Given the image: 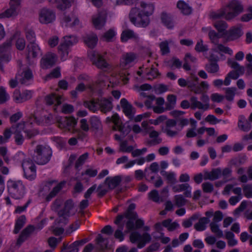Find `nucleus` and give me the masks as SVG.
Segmentation results:
<instances>
[{"instance_id":"nucleus-1","label":"nucleus","mask_w":252,"mask_h":252,"mask_svg":"<svg viewBox=\"0 0 252 252\" xmlns=\"http://www.w3.org/2000/svg\"><path fill=\"white\" fill-rule=\"evenodd\" d=\"M243 10V6L239 1L232 0L225 7L211 12L210 17L214 20L224 18L226 20H230L236 17Z\"/></svg>"},{"instance_id":"nucleus-2","label":"nucleus","mask_w":252,"mask_h":252,"mask_svg":"<svg viewBox=\"0 0 252 252\" xmlns=\"http://www.w3.org/2000/svg\"><path fill=\"white\" fill-rule=\"evenodd\" d=\"M136 205L134 203H131L128 207L126 212L123 214L118 215L114 221V223L117 225L116 230L123 231L125 223L122 222L124 218L127 219L126 222L127 230L126 232L134 230V220L138 218L137 214L134 211Z\"/></svg>"},{"instance_id":"nucleus-3","label":"nucleus","mask_w":252,"mask_h":252,"mask_svg":"<svg viewBox=\"0 0 252 252\" xmlns=\"http://www.w3.org/2000/svg\"><path fill=\"white\" fill-rule=\"evenodd\" d=\"M112 100V97L109 99L104 97L93 99L90 101H85L84 105L94 112L100 110L101 112L106 113L113 108Z\"/></svg>"},{"instance_id":"nucleus-4","label":"nucleus","mask_w":252,"mask_h":252,"mask_svg":"<svg viewBox=\"0 0 252 252\" xmlns=\"http://www.w3.org/2000/svg\"><path fill=\"white\" fill-rule=\"evenodd\" d=\"M52 155V150L49 146L39 144L34 150L32 159L37 164L44 165L50 161Z\"/></svg>"},{"instance_id":"nucleus-5","label":"nucleus","mask_w":252,"mask_h":252,"mask_svg":"<svg viewBox=\"0 0 252 252\" xmlns=\"http://www.w3.org/2000/svg\"><path fill=\"white\" fill-rule=\"evenodd\" d=\"M130 21L135 26L146 27L150 23L149 17L144 16L139 7L132 8L129 13Z\"/></svg>"},{"instance_id":"nucleus-6","label":"nucleus","mask_w":252,"mask_h":252,"mask_svg":"<svg viewBox=\"0 0 252 252\" xmlns=\"http://www.w3.org/2000/svg\"><path fill=\"white\" fill-rule=\"evenodd\" d=\"M8 192L15 199L22 197L25 192V187L21 180H9L7 182Z\"/></svg>"},{"instance_id":"nucleus-7","label":"nucleus","mask_w":252,"mask_h":252,"mask_svg":"<svg viewBox=\"0 0 252 252\" xmlns=\"http://www.w3.org/2000/svg\"><path fill=\"white\" fill-rule=\"evenodd\" d=\"M200 99L202 102L198 101L197 97L195 96H191L190 98V101L191 102L190 108L192 110L198 108L204 111L208 110L210 108L209 97L208 95L205 94H203Z\"/></svg>"},{"instance_id":"nucleus-8","label":"nucleus","mask_w":252,"mask_h":252,"mask_svg":"<svg viewBox=\"0 0 252 252\" xmlns=\"http://www.w3.org/2000/svg\"><path fill=\"white\" fill-rule=\"evenodd\" d=\"M25 128V122H21L18 124L12 125L11 127V130L14 134V138L17 145H22L25 141V138L22 134Z\"/></svg>"},{"instance_id":"nucleus-9","label":"nucleus","mask_w":252,"mask_h":252,"mask_svg":"<svg viewBox=\"0 0 252 252\" xmlns=\"http://www.w3.org/2000/svg\"><path fill=\"white\" fill-rule=\"evenodd\" d=\"M10 8L0 13V18H9L18 15L21 5V0H10Z\"/></svg>"},{"instance_id":"nucleus-10","label":"nucleus","mask_w":252,"mask_h":252,"mask_svg":"<svg viewBox=\"0 0 252 252\" xmlns=\"http://www.w3.org/2000/svg\"><path fill=\"white\" fill-rule=\"evenodd\" d=\"M55 12L51 9L44 8L39 13V20L41 23L49 24L55 20Z\"/></svg>"},{"instance_id":"nucleus-11","label":"nucleus","mask_w":252,"mask_h":252,"mask_svg":"<svg viewBox=\"0 0 252 252\" xmlns=\"http://www.w3.org/2000/svg\"><path fill=\"white\" fill-rule=\"evenodd\" d=\"M123 111L129 119H133L135 113V109L130 104L126 98H122L120 101Z\"/></svg>"},{"instance_id":"nucleus-12","label":"nucleus","mask_w":252,"mask_h":252,"mask_svg":"<svg viewBox=\"0 0 252 252\" xmlns=\"http://www.w3.org/2000/svg\"><path fill=\"white\" fill-rule=\"evenodd\" d=\"M27 59L29 60L30 59H35L39 55H41V51L39 46L36 43L28 44L27 46Z\"/></svg>"},{"instance_id":"nucleus-13","label":"nucleus","mask_w":252,"mask_h":252,"mask_svg":"<svg viewBox=\"0 0 252 252\" xmlns=\"http://www.w3.org/2000/svg\"><path fill=\"white\" fill-rule=\"evenodd\" d=\"M56 63V55L51 53L45 55L41 60V66L43 69L52 67Z\"/></svg>"},{"instance_id":"nucleus-14","label":"nucleus","mask_w":252,"mask_h":252,"mask_svg":"<svg viewBox=\"0 0 252 252\" xmlns=\"http://www.w3.org/2000/svg\"><path fill=\"white\" fill-rule=\"evenodd\" d=\"M35 227L32 225H29L24 229L20 234L17 241V245H21L24 242L28 239L31 235L35 230Z\"/></svg>"},{"instance_id":"nucleus-15","label":"nucleus","mask_w":252,"mask_h":252,"mask_svg":"<svg viewBox=\"0 0 252 252\" xmlns=\"http://www.w3.org/2000/svg\"><path fill=\"white\" fill-rule=\"evenodd\" d=\"M224 34L226 36V41H228L238 38L242 35L243 32L240 27H233L225 31Z\"/></svg>"},{"instance_id":"nucleus-16","label":"nucleus","mask_w":252,"mask_h":252,"mask_svg":"<svg viewBox=\"0 0 252 252\" xmlns=\"http://www.w3.org/2000/svg\"><path fill=\"white\" fill-rule=\"evenodd\" d=\"M45 103L48 105H54V110L57 111L58 106L62 103V96L61 95H57L55 94L47 95L45 98Z\"/></svg>"},{"instance_id":"nucleus-17","label":"nucleus","mask_w":252,"mask_h":252,"mask_svg":"<svg viewBox=\"0 0 252 252\" xmlns=\"http://www.w3.org/2000/svg\"><path fill=\"white\" fill-rule=\"evenodd\" d=\"M122 177L121 175L114 177H107L104 181V184L107 185L109 189L112 190L117 188L122 182Z\"/></svg>"},{"instance_id":"nucleus-18","label":"nucleus","mask_w":252,"mask_h":252,"mask_svg":"<svg viewBox=\"0 0 252 252\" xmlns=\"http://www.w3.org/2000/svg\"><path fill=\"white\" fill-rule=\"evenodd\" d=\"M78 41V38L75 35H69L64 36L63 38V40L60 44L61 48L67 47L69 49L70 47L76 44Z\"/></svg>"},{"instance_id":"nucleus-19","label":"nucleus","mask_w":252,"mask_h":252,"mask_svg":"<svg viewBox=\"0 0 252 252\" xmlns=\"http://www.w3.org/2000/svg\"><path fill=\"white\" fill-rule=\"evenodd\" d=\"M136 59V55L133 53L129 52L124 54L120 60V66L126 68L127 65L132 63Z\"/></svg>"},{"instance_id":"nucleus-20","label":"nucleus","mask_w":252,"mask_h":252,"mask_svg":"<svg viewBox=\"0 0 252 252\" xmlns=\"http://www.w3.org/2000/svg\"><path fill=\"white\" fill-rule=\"evenodd\" d=\"M51 4H56L57 8L62 11L70 7L73 0H48Z\"/></svg>"},{"instance_id":"nucleus-21","label":"nucleus","mask_w":252,"mask_h":252,"mask_svg":"<svg viewBox=\"0 0 252 252\" xmlns=\"http://www.w3.org/2000/svg\"><path fill=\"white\" fill-rule=\"evenodd\" d=\"M121 39L123 42H126L130 39H133L135 42H138L139 38L138 35L134 33L133 31L130 30H126L122 32Z\"/></svg>"},{"instance_id":"nucleus-22","label":"nucleus","mask_w":252,"mask_h":252,"mask_svg":"<svg viewBox=\"0 0 252 252\" xmlns=\"http://www.w3.org/2000/svg\"><path fill=\"white\" fill-rule=\"evenodd\" d=\"M140 10L144 16L149 17L151 15L154 10V5L151 3H147L143 1L140 2Z\"/></svg>"},{"instance_id":"nucleus-23","label":"nucleus","mask_w":252,"mask_h":252,"mask_svg":"<svg viewBox=\"0 0 252 252\" xmlns=\"http://www.w3.org/2000/svg\"><path fill=\"white\" fill-rule=\"evenodd\" d=\"M86 45L90 48H94L96 45L97 37L94 34H87L83 37Z\"/></svg>"},{"instance_id":"nucleus-24","label":"nucleus","mask_w":252,"mask_h":252,"mask_svg":"<svg viewBox=\"0 0 252 252\" xmlns=\"http://www.w3.org/2000/svg\"><path fill=\"white\" fill-rule=\"evenodd\" d=\"M221 174V170L220 168L213 169L210 172H205L204 179L214 181L219 178Z\"/></svg>"},{"instance_id":"nucleus-25","label":"nucleus","mask_w":252,"mask_h":252,"mask_svg":"<svg viewBox=\"0 0 252 252\" xmlns=\"http://www.w3.org/2000/svg\"><path fill=\"white\" fill-rule=\"evenodd\" d=\"M106 16L104 14H98L96 18L93 19L94 26L97 29H100L106 23Z\"/></svg>"},{"instance_id":"nucleus-26","label":"nucleus","mask_w":252,"mask_h":252,"mask_svg":"<svg viewBox=\"0 0 252 252\" xmlns=\"http://www.w3.org/2000/svg\"><path fill=\"white\" fill-rule=\"evenodd\" d=\"M162 23L168 28L172 29L174 27V23L169 14L165 12H162L160 16Z\"/></svg>"},{"instance_id":"nucleus-27","label":"nucleus","mask_w":252,"mask_h":252,"mask_svg":"<svg viewBox=\"0 0 252 252\" xmlns=\"http://www.w3.org/2000/svg\"><path fill=\"white\" fill-rule=\"evenodd\" d=\"M177 7L184 15H189L192 12L191 7L183 0H179L177 2Z\"/></svg>"},{"instance_id":"nucleus-28","label":"nucleus","mask_w":252,"mask_h":252,"mask_svg":"<svg viewBox=\"0 0 252 252\" xmlns=\"http://www.w3.org/2000/svg\"><path fill=\"white\" fill-rule=\"evenodd\" d=\"M89 123L91 125V129L95 132L98 131L102 127L101 122L97 117H91L89 119Z\"/></svg>"},{"instance_id":"nucleus-29","label":"nucleus","mask_w":252,"mask_h":252,"mask_svg":"<svg viewBox=\"0 0 252 252\" xmlns=\"http://www.w3.org/2000/svg\"><path fill=\"white\" fill-rule=\"evenodd\" d=\"M208 36L211 43L215 45L218 44L219 42V39L225 36L224 32L220 33L217 32L214 30H210L208 32Z\"/></svg>"},{"instance_id":"nucleus-30","label":"nucleus","mask_w":252,"mask_h":252,"mask_svg":"<svg viewBox=\"0 0 252 252\" xmlns=\"http://www.w3.org/2000/svg\"><path fill=\"white\" fill-rule=\"evenodd\" d=\"M227 63L231 68L235 69L239 76L244 73L245 67L240 65L237 62L229 59L227 60Z\"/></svg>"},{"instance_id":"nucleus-31","label":"nucleus","mask_w":252,"mask_h":252,"mask_svg":"<svg viewBox=\"0 0 252 252\" xmlns=\"http://www.w3.org/2000/svg\"><path fill=\"white\" fill-rule=\"evenodd\" d=\"M96 248L99 251H103L107 248L108 244V240L107 238H104L101 235L98 234V237L96 239Z\"/></svg>"},{"instance_id":"nucleus-32","label":"nucleus","mask_w":252,"mask_h":252,"mask_svg":"<svg viewBox=\"0 0 252 252\" xmlns=\"http://www.w3.org/2000/svg\"><path fill=\"white\" fill-rule=\"evenodd\" d=\"M65 181H63L58 184L55 187H54L52 190L47 195L46 198L47 201H50L53 197H54L57 193L61 190L63 188V186L65 184Z\"/></svg>"},{"instance_id":"nucleus-33","label":"nucleus","mask_w":252,"mask_h":252,"mask_svg":"<svg viewBox=\"0 0 252 252\" xmlns=\"http://www.w3.org/2000/svg\"><path fill=\"white\" fill-rule=\"evenodd\" d=\"M209 221L210 220L207 217L201 218L199 220L198 222L194 225V228L198 231H203L206 228V224H207Z\"/></svg>"},{"instance_id":"nucleus-34","label":"nucleus","mask_w":252,"mask_h":252,"mask_svg":"<svg viewBox=\"0 0 252 252\" xmlns=\"http://www.w3.org/2000/svg\"><path fill=\"white\" fill-rule=\"evenodd\" d=\"M26 218L24 215L19 217L16 220L13 232L14 234L19 233L26 223Z\"/></svg>"},{"instance_id":"nucleus-35","label":"nucleus","mask_w":252,"mask_h":252,"mask_svg":"<svg viewBox=\"0 0 252 252\" xmlns=\"http://www.w3.org/2000/svg\"><path fill=\"white\" fill-rule=\"evenodd\" d=\"M25 36L29 44L36 43V35L33 30L28 28L25 29Z\"/></svg>"},{"instance_id":"nucleus-36","label":"nucleus","mask_w":252,"mask_h":252,"mask_svg":"<svg viewBox=\"0 0 252 252\" xmlns=\"http://www.w3.org/2000/svg\"><path fill=\"white\" fill-rule=\"evenodd\" d=\"M214 26L218 32L222 33L224 32L228 27L227 23L224 21L219 20L214 23Z\"/></svg>"},{"instance_id":"nucleus-37","label":"nucleus","mask_w":252,"mask_h":252,"mask_svg":"<svg viewBox=\"0 0 252 252\" xmlns=\"http://www.w3.org/2000/svg\"><path fill=\"white\" fill-rule=\"evenodd\" d=\"M217 47L215 48H212L211 50L212 51L215 52H218L219 51L224 53L225 54H228L230 55L232 54V50H231L229 47H225L221 44H216Z\"/></svg>"},{"instance_id":"nucleus-38","label":"nucleus","mask_w":252,"mask_h":252,"mask_svg":"<svg viewBox=\"0 0 252 252\" xmlns=\"http://www.w3.org/2000/svg\"><path fill=\"white\" fill-rule=\"evenodd\" d=\"M15 35L11 36L0 46V53H3L8 51L12 45V41L15 37Z\"/></svg>"},{"instance_id":"nucleus-39","label":"nucleus","mask_w":252,"mask_h":252,"mask_svg":"<svg viewBox=\"0 0 252 252\" xmlns=\"http://www.w3.org/2000/svg\"><path fill=\"white\" fill-rule=\"evenodd\" d=\"M236 88L235 87L227 88L225 89V95L224 97L229 101H232L235 94Z\"/></svg>"},{"instance_id":"nucleus-40","label":"nucleus","mask_w":252,"mask_h":252,"mask_svg":"<svg viewBox=\"0 0 252 252\" xmlns=\"http://www.w3.org/2000/svg\"><path fill=\"white\" fill-rule=\"evenodd\" d=\"M205 69L207 72L211 73L217 72L219 70V64L217 63H210L205 65Z\"/></svg>"},{"instance_id":"nucleus-41","label":"nucleus","mask_w":252,"mask_h":252,"mask_svg":"<svg viewBox=\"0 0 252 252\" xmlns=\"http://www.w3.org/2000/svg\"><path fill=\"white\" fill-rule=\"evenodd\" d=\"M199 78L198 77L194 74H191L190 76L188 78V87L190 90L193 87H196V85L198 84Z\"/></svg>"},{"instance_id":"nucleus-42","label":"nucleus","mask_w":252,"mask_h":252,"mask_svg":"<svg viewBox=\"0 0 252 252\" xmlns=\"http://www.w3.org/2000/svg\"><path fill=\"white\" fill-rule=\"evenodd\" d=\"M86 89V87L83 83H79L75 88L74 90L70 92V94L72 98H76L78 95V92H83Z\"/></svg>"},{"instance_id":"nucleus-43","label":"nucleus","mask_w":252,"mask_h":252,"mask_svg":"<svg viewBox=\"0 0 252 252\" xmlns=\"http://www.w3.org/2000/svg\"><path fill=\"white\" fill-rule=\"evenodd\" d=\"M9 99V95L3 87H0V104H3Z\"/></svg>"},{"instance_id":"nucleus-44","label":"nucleus","mask_w":252,"mask_h":252,"mask_svg":"<svg viewBox=\"0 0 252 252\" xmlns=\"http://www.w3.org/2000/svg\"><path fill=\"white\" fill-rule=\"evenodd\" d=\"M29 167L25 165L24 170L25 177L28 180L32 181L34 180L36 177V170H29Z\"/></svg>"},{"instance_id":"nucleus-45","label":"nucleus","mask_w":252,"mask_h":252,"mask_svg":"<svg viewBox=\"0 0 252 252\" xmlns=\"http://www.w3.org/2000/svg\"><path fill=\"white\" fill-rule=\"evenodd\" d=\"M211 230L212 232L215 233L217 237L220 238L223 236L222 231L219 228V225L214 222L210 224Z\"/></svg>"},{"instance_id":"nucleus-46","label":"nucleus","mask_w":252,"mask_h":252,"mask_svg":"<svg viewBox=\"0 0 252 252\" xmlns=\"http://www.w3.org/2000/svg\"><path fill=\"white\" fill-rule=\"evenodd\" d=\"M93 64L95 65L97 68L100 69L106 68L108 66V63L101 55L100 58H99V59L94 63Z\"/></svg>"},{"instance_id":"nucleus-47","label":"nucleus","mask_w":252,"mask_h":252,"mask_svg":"<svg viewBox=\"0 0 252 252\" xmlns=\"http://www.w3.org/2000/svg\"><path fill=\"white\" fill-rule=\"evenodd\" d=\"M32 77V72L30 69L24 72V76L20 79V82L22 84L27 85V82Z\"/></svg>"},{"instance_id":"nucleus-48","label":"nucleus","mask_w":252,"mask_h":252,"mask_svg":"<svg viewBox=\"0 0 252 252\" xmlns=\"http://www.w3.org/2000/svg\"><path fill=\"white\" fill-rule=\"evenodd\" d=\"M88 153H85L79 157L75 163V167L76 169H78L84 164L85 160L88 158Z\"/></svg>"},{"instance_id":"nucleus-49","label":"nucleus","mask_w":252,"mask_h":252,"mask_svg":"<svg viewBox=\"0 0 252 252\" xmlns=\"http://www.w3.org/2000/svg\"><path fill=\"white\" fill-rule=\"evenodd\" d=\"M148 195L149 199L152 200L154 202L157 203L159 202L160 197L159 196L158 192L157 190L154 189L152 190L150 192H149ZM162 201L163 200L162 199L160 200L161 202H162Z\"/></svg>"},{"instance_id":"nucleus-50","label":"nucleus","mask_w":252,"mask_h":252,"mask_svg":"<svg viewBox=\"0 0 252 252\" xmlns=\"http://www.w3.org/2000/svg\"><path fill=\"white\" fill-rule=\"evenodd\" d=\"M189 189H190L189 185L188 183H185L174 186L172 188V189L174 192H177L184 191Z\"/></svg>"},{"instance_id":"nucleus-51","label":"nucleus","mask_w":252,"mask_h":252,"mask_svg":"<svg viewBox=\"0 0 252 252\" xmlns=\"http://www.w3.org/2000/svg\"><path fill=\"white\" fill-rule=\"evenodd\" d=\"M174 198L175 204L178 207L183 206L186 204L187 200L182 195H176L175 196Z\"/></svg>"},{"instance_id":"nucleus-52","label":"nucleus","mask_w":252,"mask_h":252,"mask_svg":"<svg viewBox=\"0 0 252 252\" xmlns=\"http://www.w3.org/2000/svg\"><path fill=\"white\" fill-rule=\"evenodd\" d=\"M33 161L32 159H27L23 161L22 163V167L23 170H25V165H27L29 168V170H36V166L33 163Z\"/></svg>"},{"instance_id":"nucleus-53","label":"nucleus","mask_w":252,"mask_h":252,"mask_svg":"<svg viewBox=\"0 0 252 252\" xmlns=\"http://www.w3.org/2000/svg\"><path fill=\"white\" fill-rule=\"evenodd\" d=\"M59 52L61 55V58L62 61L66 60L69 52V49L67 47L61 48V45L58 46Z\"/></svg>"},{"instance_id":"nucleus-54","label":"nucleus","mask_w":252,"mask_h":252,"mask_svg":"<svg viewBox=\"0 0 252 252\" xmlns=\"http://www.w3.org/2000/svg\"><path fill=\"white\" fill-rule=\"evenodd\" d=\"M10 60V57L8 54L0 53V69L1 70H3V67L2 64L3 62L7 63Z\"/></svg>"},{"instance_id":"nucleus-55","label":"nucleus","mask_w":252,"mask_h":252,"mask_svg":"<svg viewBox=\"0 0 252 252\" xmlns=\"http://www.w3.org/2000/svg\"><path fill=\"white\" fill-rule=\"evenodd\" d=\"M115 32L112 29H110L106 32L104 33L103 35V38L106 41L109 42L111 41V39L115 36Z\"/></svg>"},{"instance_id":"nucleus-56","label":"nucleus","mask_w":252,"mask_h":252,"mask_svg":"<svg viewBox=\"0 0 252 252\" xmlns=\"http://www.w3.org/2000/svg\"><path fill=\"white\" fill-rule=\"evenodd\" d=\"M195 50L198 52H203L208 50V47L206 45H203V40L200 39L195 46Z\"/></svg>"},{"instance_id":"nucleus-57","label":"nucleus","mask_w":252,"mask_h":252,"mask_svg":"<svg viewBox=\"0 0 252 252\" xmlns=\"http://www.w3.org/2000/svg\"><path fill=\"white\" fill-rule=\"evenodd\" d=\"M203 190L206 193H211L214 190V187L212 183L210 182H205L202 184Z\"/></svg>"},{"instance_id":"nucleus-58","label":"nucleus","mask_w":252,"mask_h":252,"mask_svg":"<svg viewBox=\"0 0 252 252\" xmlns=\"http://www.w3.org/2000/svg\"><path fill=\"white\" fill-rule=\"evenodd\" d=\"M159 47L162 55L168 53L170 51L167 41L161 42L159 44Z\"/></svg>"},{"instance_id":"nucleus-59","label":"nucleus","mask_w":252,"mask_h":252,"mask_svg":"<svg viewBox=\"0 0 252 252\" xmlns=\"http://www.w3.org/2000/svg\"><path fill=\"white\" fill-rule=\"evenodd\" d=\"M243 191L245 196L247 198L252 197V186L250 185H244L243 187Z\"/></svg>"},{"instance_id":"nucleus-60","label":"nucleus","mask_w":252,"mask_h":252,"mask_svg":"<svg viewBox=\"0 0 252 252\" xmlns=\"http://www.w3.org/2000/svg\"><path fill=\"white\" fill-rule=\"evenodd\" d=\"M26 46V41L23 38H19L16 42V47L19 50H23Z\"/></svg>"},{"instance_id":"nucleus-61","label":"nucleus","mask_w":252,"mask_h":252,"mask_svg":"<svg viewBox=\"0 0 252 252\" xmlns=\"http://www.w3.org/2000/svg\"><path fill=\"white\" fill-rule=\"evenodd\" d=\"M100 56L101 55L95 51H91L89 54V57L93 63V64H94V63L97 60H98Z\"/></svg>"},{"instance_id":"nucleus-62","label":"nucleus","mask_w":252,"mask_h":252,"mask_svg":"<svg viewBox=\"0 0 252 252\" xmlns=\"http://www.w3.org/2000/svg\"><path fill=\"white\" fill-rule=\"evenodd\" d=\"M80 225V222L79 220H76L73 223L70 225L69 227L66 230V233L70 234L73 231L78 229Z\"/></svg>"},{"instance_id":"nucleus-63","label":"nucleus","mask_w":252,"mask_h":252,"mask_svg":"<svg viewBox=\"0 0 252 252\" xmlns=\"http://www.w3.org/2000/svg\"><path fill=\"white\" fill-rule=\"evenodd\" d=\"M224 96L218 93L212 94L211 95V100L213 102H220L224 99Z\"/></svg>"},{"instance_id":"nucleus-64","label":"nucleus","mask_w":252,"mask_h":252,"mask_svg":"<svg viewBox=\"0 0 252 252\" xmlns=\"http://www.w3.org/2000/svg\"><path fill=\"white\" fill-rule=\"evenodd\" d=\"M58 126L61 128L67 127V117L61 118L58 120Z\"/></svg>"}]
</instances>
